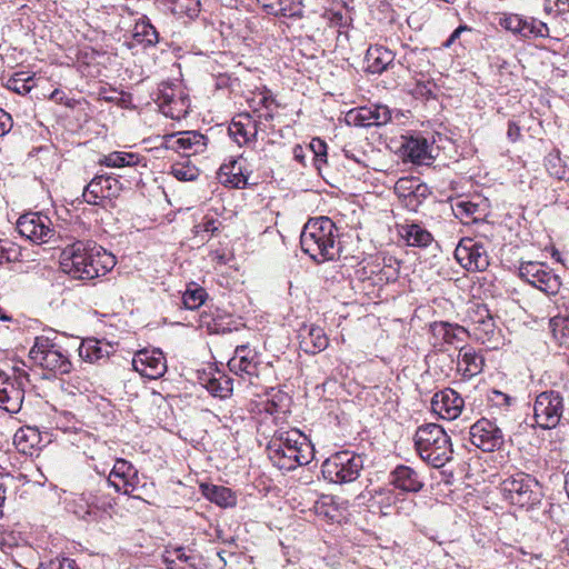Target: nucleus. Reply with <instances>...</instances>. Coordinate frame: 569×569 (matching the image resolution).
Masks as SVG:
<instances>
[{
  "instance_id": "nucleus-18",
  "label": "nucleus",
  "mask_w": 569,
  "mask_h": 569,
  "mask_svg": "<svg viewBox=\"0 0 569 569\" xmlns=\"http://www.w3.org/2000/svg\"><path fill=\"white\" fill-rule=\"evenodd\" d=\"M465 401L453 389L436 392L431 399V409L440 418L453 420L461 415Z\"/></svg>"
},
{
  "instance_id": "nucleus-24",
  "label": "nucleus",
  "mask_w": 569,
  "mask_h": 569,
  "mask_svg": "<svg viewBox=\"0 0 569 569\" xmlns=\"http://www.w3.org/2000/svg\"><path fill=\"white\" fill-rule=\"evenodd\" d=\"M89 253H90V268H88L84 278L96 279L107 274L116 266V257L98 246L96 242L90 241Z\"/></svg>"
},
{
  "instance_id": "nucleus-11",
  "label": "nucleus",
  "mask_w": 569,
  "mask_h": 569,
  "mask_svg": "<svg viewBox=\"0 0 569 569\" xmlns=\"http://www.w3.org/2000/svg\"><path fill=\"white\" fill-rule=\"evenodd\" d=\"M19 233L36 243H47L56 234L52 221L40 212H28L17 221Z\"/></svg>"
},
{
  "instance_id": "nucleus-49",
  "label": "nucleus",
  "mask_w": 569,
  "mask_h": 569,
  "mask_svg": "<svg viewBox=\"0 0 569 569\" xmlns=\"http://www.w3.org/2000/svg\"><path fill=\"white\" fill-rule=\"evenodd\" d=\"M545 166L550 176L562 180L566 178V167L562 163L559 151L550 152L545 158Z\"/></svg>"
},
{
  "instance_id": "nucleus-29",
  "label": "nucleus",
  "mask_w": 569,
  "mask_h": 569,
  "mask_svg": "<svg viewBox=\"0 0 569 569\" xmlns=\"http://www.w3.org/2000/svg\"><path fill=\"white\" fill-rule=\"evenodd\" d=\"M395 57L396 54L383 46H370L366 53L368 70L371 73H382L393 62Z\"/></svg>"
},
{
  "instance_id": "nucleus-5",
  "label": "nucleus",
  "mask_w": 569,
  "mask_h": 569,
  "mask_svg": "<svg viewBox=\"0 0 569 569\" xmlns=\"http://www.w3.org/2000/svg\"><path fill=\"white\" fill-rule=\"evenodd\" d=\"M29 356L36 365L54 373L66 375L72 369L69 355L53 339L47 336L34 338Z\"/></svg>"
},
{
  "instance_id": "nucleus-48",
  "label": "nucleus",
  "mask_w": 569,
  "mask_h": 569,
  "mask_svg": "<svg viewBox=\"0 0 569 569\" xmlns=\"http://www.w3.org/2000/svg\"><path fill=\"white\" fill-rule=\"evenodd\" d=\"M91 505L88 499V493L83 492L81 493L72 505V511L73 513L81 520H84L87 522H94V512L91 510Z\"/></svg>"
},
{
  "instance_id": "nucleus-50",
  "label": "nucleus",
  "mask_w": 569,
  "mask_h": 569,
  "mask_svg": "<svg viewBox=\"0 0 569 569\" xmlns=\"http://www.w3.org/2000/svg\"><path fill=\"white\" fill-rule=\"evenodd\" d=\"M26 73H17L13 78L9 79L8 88L19 94L29 93L34 83L33 78L31 76L24 77Z\"/></svg>"
},
{
  "instance_id": "nucleus-53",
  "label": "nucleus",
  "mask_w": 569,
  "mask_h": 569,
  "mask_svg": "<svg viewBox=\"0 0 569 569\" xmlns=\"http://www.w3.org/2000/svg\"><path fill=\"white\" fill-rule=\"evenodd\" d=\"M556 303L559 312L550 320L553 331H556V327L560 323H569V299L560 297Z\"/></svg>"
},
{
  "instance_id": "nucleus-32",
  "label": "nucleus",
  "mask_w": 569,
  "mask_h": 569,
  "mask_svg": "<svg viewBox=\"0 0 569 569\" xmlns=\"http://www.w3.org/2000/svg\"><path fill=\"white\" fill-rule=\"evenodd\" d=\"M458 366L465 377L472 378L482 371L485 359L472 347H462L459 351Z\"/></svg>"
},
{
  "instance_id": "nucleus-28",
  "label": "nucleus",
  "mask_w": 569,
  "mask_h": 569,
  "mask_svg": "<svg viewBox=\"0 0 569 569\" xmlns=\"http://www.w3.org/2000/svg\"><path fill=\"white\" fill-rule=\"evenodd\" d=\"M402 153L405 159H408L412 163L419 166H429L433 160L430 146L425 138H409L402 144Z\"/></svg>"
},
{
  "instance_id": "nucleus-22",
  "label": "nucleus",
  "mask_w": 569,
  "mask_h": 569,
  "mask_svg": "<svg viewBox=\"0 0 569 569\" xmlns=\"http://www.w3.org/2000/svg\"><path fill=\"white\" fill-rule=\"evenodd\" d=\"M228 367L236 375L258 377V353L247 345L238 346L234 356L228 362Z\"/></svg>"
},
{
  "instance_id": "nucleus-14",
  "label": "nucleus",
  "mask_w": 569,
  "mask_h": 569,
  "mask_svg": "<svg viewBox=\"0 0 569 569\" xmlns=\"http://www.w3.org/2000/svg\"><path fill=\"white\" fill-rule=\"evenodd\" d=\"M208 138L199 131H183L164 134L162 147L184 157L201 153L206 150Z\"/></svg>"
},
{
  "instance_id": "nucleus-46",
  "label": "nucleus",
  "mask_w": 569,
  "mask_h": 569,
  "mask_svg": "<svg viewBox=\"0 0 569 569\" xmlns=\"http://www.w3.org/2000/svg\"><path fill=\"white\" fill-rule=\"evenodd\" d=\"M170 172L179 181H194L200 174L199 169L189 161L173 163Z\"/></svg>"
},
{
  "instance_id": "nucleus-8",
  "label": "nucleus",
  "mask_w": 569,
  "mask_h": 569,
  "mask_svg": "<svg viewBox=\"0 0 569 569\" xmlns=\"http://www.w3.org/2000/svg\"><path fill=\"white\" fill-rule=\"evenodd\" d=\"M519 277L547 295H557L561 281L546 264L536 261L521 262Z\"/></svg>"
},
{
  "instance_id": "nucleus-60",
  "label": "nucleus",
  "mask_w": 569,
  "mask_h": 569,
  "mask_svg": "<svg viewBox=\"0 0 569 569\" xmlns=\"http://www.w3.org/2000/svg\"><path fill=\"white\" fill-rule=\"evenodd\" d=\"M39 569H74V561L63 559L62 561H51L47 566H41Z\"/></svg>"
},
{
  "instance_id": "nucleus-43",
  "label": "nucleus",
  "mask_w": 569,
  "mask_h": 569,
  "mask_svg": "<svg viewBox=\"0 0 569 569\" xmlns=\"http://www.w3.org/2000/svg\"><path fill=\"white\" fill-rule=\"evenodd\" d=\"M88 499L91 505V511L94 512V522L102 520L107 515H109V510L113 506V500L104 495L87 492Z\"/></svg>"
},
{
  "instance_id": "nucleus-61",
  "label": "nucleus",
  "mask_w": 569,
  "mask_h": 569,
  "mask_svg": "<svg viewBox=\"0 0 569 569\" xmlns=\"http://www.w3.org/2000/svg\"><path fill=\"white\" fill-rule=\"evenodd\" d=\"M260 100L259 104L269 109L271 104H277L274 97L272 96L271 91L267 88L263 89V91L260 92Z\"/></svg>"
},
{
  "instance_id": "nucleus-55",
  "label": "nucleus",
  "mask_w": 569,
  "mask_h": 569,
  "mask_svg": "<svg viewBox=\"0 0 569 569\" xmlns=\"http://www.w3.org/2000/svg\"><path fill=\"white\" fill-rule=\"evenodd\" d=\"M199 326L206 328L209 333H218L220 331V325L207 311L201 312Z\"/></svg>"
},
{
  "instance_id": "nucleus-52",
  "label": "nucleus",
  "mask_w": 569,
  "mask_h": 569,
  "mask_svg": "<svg viewBox=\"0 0 569 569\" xmlns=\"http://www.w3.org/2000/svg\"><path fill=\"white\" fill-rule=\"evenodd\" d=\"M335 498L332 496H323L319 501L315 505L316 513L319 516H323L329 520L337 519V509L333 508Z\"/></svg>"
},
{
  "instance_id": "nucleus-42",
  "label": "nucleus",
  "mask_w": 569,
  "mask_h": 569,
  "mask_svg": "<svg viewBox=\"0 0 569 569\" xmlns=\"http://www.w3.org/2000/svg\"><path fill=\"white\" fill-rule=\"evenodd\" d=\"M207 389L214 397H219L221 399L228 398L233 390V380L232 378L226 375H219L218 377H213L209 379Z\"/></svg>"
},
{
  "instance_id": "nucleus-36",
  "label": "nucleus",
  "mask_w": 569,
  "mask_h": 569,
  "mask_svg": "<svg viewBox=\"0 0 569 569\" xmlns=\"http://www.w3.org/2000/svg\"><path fill=\"white\" fill-rule=\"evenodd\" d=\"M329 340L322 328L311 326L306 336H302L300 346L307 353L316 355L328 347Z\"/></svg>"
},
{
  "instance_id": "nucleus-2",
  "label": "nucleus",
  "mask_w": 569,
  "mask_h": 569,
  "mask_svg": "<svg viewBox=\"0 0 569 569\" xmlns=\"http://www.w3.org/2000/svg\"><path fill=\"white\" fill-rule=\"evenodd\" d=\"M413 440L419 457L433 468H441L452 459L451 439L439 425L418 427Z\"/></svg>"
},
{
  "instance_id": "nucleus-58",
  "label": "nucleus",
  "mask_w": 569,
  "mask_h": 569,
  "mask_svg": "<svg viewBox=\"0 0 569 569\" xmlns=\"http://www.w3.org/2000/svg\"><path fill=\"white\" fill-rule=\"evenodd\" d=\"M12 129V118L4 110L0 109V137L6 136Z\"/></svg>"
},
{
  "instance_id": "nucleus-3",
  "label": "nucleus",
  "mask_w": 569,
  "mask_h": 569,
  "mask_svg": "<svg viewBox=\"0 0 569 569\" xmlns=\"http://www.w3.org/2000/svg\"><path fill=\"white\" fill-rule=\"evenodd\" d=\"M503 498L513 506L533 509L543 498L541 483L531 475L517 472L500 483Z\"/></svg>"
},
{
  "instance_id": "nucleus-26",
  "label": "nucleus",
  "mask_w": 569,
  "mask_h": 569,
  "mask_svg": "<svg viewBox=\"0 0 569 569\" xmlns=\"http://www.w3.org/2000/svg\"><path fill=\"white\" fill-rule=\"evenodd\" d=\"M390 483L403 492H419L425 483L421 476L411 467L399 465L390 472Z\"/></svg>"
},
{
  "instance_id": "nucleus-16",
  "label": "nucleus",
  "mask_w": 569,
  "mask_h": 569,
  "mask_svg": "<svg viewBox=\"0 0 569 569\" xmlns=\"http://www.w3.org/2000/svg\"><path fill=\"white\" fill-rule=\"evenodd\" d=\"M132 367L142 377L158 379L167 371V360L160 349H143L133 356Z\"/></svg>"
},
{
  "instance_id": "nucleus-51",
  "label": "nucleus",
  "mask_w": 569,
  "mask_h": 569,
  "mask_svg": "<svg viewBox=\"0 0 569 569\" xmlns=\"http://www.w3.org/2000/svg\"><path fill=\"white\" fill-rule=\"evenodd\" d=\"M313 154V163L318 171H321L322 164L327 163V144L320 138H313L309 144Z\"/></svg>"
},
{
  "instance_id": "nucleus-10",
  "label": "nucleus",
  "mask_w": 569,
  "mask_h": 569,
  "mask_svg": "<svg viewBox=\"0 0 569 569\" xmlns=\"http://www.w3.org/2000/svg\"><path fill=\"white\" fill-rule=\"evenodd\" d=\"M90 241H76L67 246L60 254V266L63 272L74 279L88 280L84 278L90 268Z\"/></svg>"
},
{
  "instance_id": "nucleus-59",
  "label": "nucleus",
  "mask_w": 569,
  "mask_h": 569,
  "mask_svg": "<svg viewBox=\"0 0 569 569\" xmlns=\"http://www.w3.org/2000/svg\"><path fill=\"white\" fill-rule=\"evenodd\" d=\"M552 6L556 7L558 13H563L569 10V0H546L545 10H552Z\"/></svg>"
},
{
  "instance_id": "nucleus-54",
  "label": "nucleus",
  "mask_w": 569,
  "mask_h": 569,
  "mask_svg": "<svg viewBox=\"0 0 569 569\" xmlns=\"http://www.w3.org/2000/svg\"><path fill=\"white\" fill-rule=\"evenodd\" d=\"M56 427L63 431H68L70 429H76L77 419L74 415L68 411H62L57 413L54 417Z\"/></svg>"
},
{
  "instance_id": "nucleus-1",
  "label": "nucleus",
  "mask_w": 569,
  "mask_h": 569,
  "mask_svg": "<svg viewBox=\"0 0 569 569\" xmlns=\"http://www.w3.org/2000/svg\"><path fill=\"white\" fill-rule=\"evenodd\" d=\"M337 237L338 229L330 218L310 219L300 234L301 249L318 263L335 260L340 252Z\"/></svg>"
},
{
  "instance_id": "nucleus-9",
  "label": "nucleus",
  "mask_w": 569,
  "mask_h": 569,
  "mask_svg": "<svg viewBox=\"0 0 569 569\" xmlns=\"http://www.w3.org/2000/svg\"><path fill=\"white\" fill-rule=\"evenodd\" d=\"M469 440L483 452H493L505 445V435L496 421L481 418L471 425Z\"/></svg>"
},
{
  "instance_id": "nucleus-37",
  "label": "nucleus",
  "mask_w": 569,
  "mask_h": 569,
  "mask_svg": "<svg viewBox=\"0 0 569 569\" xmlns=\"http://www.w3.org/2000/svg\"><path fill=\"white\" fill-rule=\"evenodd\" d=\"M400 234L409 246L413 247H427L433 239L427 229L416 223L402 226Z\"/></svg>"
},
{
  "instance_id": "nucleus-38",
  "label": "nucleus",
  "mask_w": 569,
  "mask_h": 569,
  "mask_svg": "<svg viewBox=\"0 0 569 569\" xmlns=\"http://www.w3.org/2000/svg\"><path fill=\"white\" fill-rule=\"evenodd\" d=\"M202 492L208 500L223 508L232 507L237 501L231 489L223 486L206 485Z\"/></svg>"
},
{
  "instance_id": "nucleus-20",
  "label": "nucleus",
  "mask_w": 569,
  "mask_h": 569,
  "mask_svg": "<svg viewBox=\"0 0 569 569\" xmlns=\"http://www.w3.org/2000/svg\"><path fill=\"white\" fill-rule=\"evenodd\" d=\"M451 208L456 218L471 219L473 222L482 221L489 212L488 200L479 196L459 198L451 204Z\"/></svg>"
},
{
  "instance_id": "nucleus-25",
  "label": "nucleus",
  "mask_w": 569,
  "mask_h": 569,
  "mask_svg": "<svg viewBox=\"0 0 569 569\" xmlns=\"http://www.w3.org/2000/svg\"><path fill=\"white\" fill-rule=\"evenodd\" d=\"M229 134L239 147L254 142L258 134V123L249 113H239L228 128Z\"/></svg>"
},
{
  "instance_id": "nucleus-40",
  "label": "nucleus",
  "mask_w": 569,
  "mask_h": 569,
  "mask_svg": "<svg viewBox=\"0 0 569 569\" xmlns=\"http://www.w3.org/2000/svg\"><path fill=\"white\" fill-rule=\"evenodd\" d=\"M271 440H277V445H279L281 449H298L299 447H305V445L311 446L307 437L298 429L277 431Z\"/></svg>"
},
{
  "instance_id": "nucleus-21",
  "label": "nucleus",
  "mask_w": 569,
  "mask_h": 569,
  "mask_svg": "<svg viewBox=\"0 0 569 569\" xmlns=\"http://www.w3.org/2000/svg\"><path fill=\"white\" fill-rule=\"evenodd\" d=\"M157 102L160 111L168 118L180 120L189 112V100L186 97L177 96L172 88H164L160 91Z\"/></svg>"
},
{
  "instance_id": "nucleus-4",
  "label": "nucleus",
  "mask_w": 569,
  "mask_h": 569,
  "mask_svg": "<svg viewBox=\"0 0 569 569\" xmlns=\"http://www.w3.org/2000/svg\"><path fill=\"white\" fill-rule=\"evenodd\" d=\"M363 469V458L349 450L331 455L321 466V472L326 480L337 485L356 481Z\"/></svg>"
},
{
  "instance_id": "nucleus-62",
  "label": "nucleus",
  "mask_w": 569,
  "mask_h": 569,
  "mask_svg": "<svg viewBox=\"0 0 569 569\" xmlns=\"http://www.w3.org/2000/svg\"><path fill=\"white\" fill-rule=\"evenodd\" d=\"M507 136L512 142L517 141L521 137L520 127L516 122L510 121Z\"/></svg>"
},
{
  "instance_id": "nucleus-30",
  "label": "nucleus",
  "mask_w": 569,
  "mask_h": 569,
  "mask_svg": "<svg viewBox=\"0 0 569 569\" xmlns=\"http://www.w3.org/2000/svg\"><path fill=\"white\" fill-rule=\"evenodd\" d=\"M273 16L300 18L303 13L302 0H258Z\"/></svg>"
},
{
  "instance_id": "nucleus-45",
  "label": "nucleus",
  "mask_w": 569,
  "mask_h": 569,
  "mask_svg": "<svg viewBox=\"0 0 569 569\" xmlns=\"http://www.w3.org/2000/svg\"><path fill=\"white\" fill-rule=\"evenodd\" d=\"M372 497L383 515H389L391 512V508L399 500L398 493L390 488H379L375 490Z\"/></svg>"
},
{
  "instance_id": "nucleus-15",
  "label": "nucleus",
  "mask_w": 569,
  "mask_h": 569,
  "mask_svg": "<svg viewBox=\"0 0 569 569\" xmlns=\"http://www.w3.org/2000/svg\"><path fill=\"white\" fill-rule=\"evenodd\" d=\"M122 190L121 182L110 174H97L86 186L82 197L89 204L98 206L106 199L117 198Z\"/></svg>"
},
{
  "instance_id": "nucleus-41",
  "label": "nucleus",
  "mask_w": 569,
  "mask_h": 569,
  "mask_svg": "<svg viewBox=\"0 0 569 569\" xmlns=\"http://www.w3.org/2000/svg\"><path fill=\"white\" fill-rule=\"evenodd\" d=\"M79 356L89 362H96L108 357L109 351L97 340H84L79 346Z\"/></svg>"
},
{
  "instance_id": "nucleus-27",
  "label": "nucleus",
  "mask_w": 569,
  "mask_h": 569,
  "mask_svg": "<svg viewBox=\"0 0 569 569\" xmlns=\"http://www.w3.org/2000/svg\"><path fill=\"white\" fill-rule=\"evenodd\" d=\"M473 321V336L482 343L491 342L496 333V322L485 305H478Z\"/></svg>"
},
{
  "instance_id": "nucleus-6",
  "label": "nucleus",
  "mask_w": 569,
  "mask_h": 569,
  "mask_svg": "<svg viewBox=\"0 0 569 569\" xmlns=\"http://www.w3.org/2000/svg\"><path fill=\"white\" fill-rule=\"evenodd\" d=\"M565 412V399L558 390H546L536 396L533 403V419L543 430L559 426Z\"/></svg>"
},
{
  "instance_id": "nucleus-64",
  "label": "nucleus",
  "mask_w": 569,
  "mask_h": 569,
  "mask_svg": "<svg viewBox=\"0 0 569 569\" xmlns=\"http://www.w3.org/2000/svg\"><path fill=\"white\" fill-rule=\"evenodd\" d=\"M492 395H493V397H491V400H495L498 403L506 405V406L510 405L511 398L508 395H506L501 391H498V390H493Z\"/></svg>"
},
{
  "instance_id": "nucleus-12",
  "label": "nucleus",
  "mask_w": 569,
  "mask_h": 569,
  "mask_svg": "<svg viewBox=\"0 0 569 569\" xmlns=\"http://www.w3.org/2000/svg\"><path fill=\"white\" fill-rule=\"evenodd\" d=\"M268 457L272 463L286 471L295 470L299 466L308 465L312 457V447L305 445L298 449H281L277 440H270L267 447Z\"/></svg>"
},
{
  "instance_id": "nucleus-56",
  "label": "nucleus",
  "mask_w": 569,
  "mask_h": 569,
  "mask_svg": "<svg viewBox=\"0 0 569 569\" xmlns=\"http://www.w3.org/2000/svg\"><path fill=\"white\" fill-rule=\"evenodd\" d=\"M16 258L17 250L13 248V244L8 241L0 240V264L16 260Z\"/></svg>"
},
{
  "instance_id": "nucleus-13",
  "label": "nucleus",
  "mask_w": 569,
  "mask_h": 569,
  "mask_svg": "<svg viewBox=\"0 0 569 569\" xmlns=\"http://www.w3.org/2000/svg\"><path fill=\"white\" fill-rule=\"evenodd\" d=\"M455 258L467 271H485L489 267V256L481 242L471 238L460 240L455 250Z\"/></svg>"
},
{
  "instance_id": "nucleus-31",
  "label": "nucleus",
  "mask_w": 569,
  "mask_h": 569,
  "mask_svg": "<svg viewBox=\"0 0 569 569\" xmlns=\"http://www.w3.org/2000/svg\"><path fill=\"white\" fill-rule=\"evenodd\" d=\"M24 391L16 379L6 383L0 390V408L10 413H17L22 406Z\"/></svg>"
},
{
  "instance_id": "nucleus-63",
  "label": "nucleus",
  "mask_w": 569,
  "mask_h": 569,
  "mask_svg": "<svg viewBox=\"0 0 569 569\" xmlns=\"http://www.w3.org/2000/svg\"><path fill=\"white\" fill-rule=\"evenodd\" d=\"M428 191L427 186L425 184H418L415 190L410 191L408 194L409 202L411 203L413 200H417L418 197H426V193Z\"/></svg>"
},
{
  "instance_id": "nucleus-57",
  "label": "nucleus",
  "mask_w": 569,
  "mask_h": 569,
  "mask_svg": "<svg viewBox=\"0 0 569 569\" xmlns=\"http://www.w3.org/2000/svg\"><path fill=\"white\" fill-rule=\"evenodd\" d=\"M168 555H172L180 562H184L191 569H197L196 558L193 556H189L186 553V549L183 547H178L173 549V551H167Z\"/></svg>"
},
{
  "instance_id": "nucleus-39",
  "label": "nucleus",
  "mask_w": 569,
  "mask_h": 569,
  "mask_svg": "<svg viewBox=\"0 0 569 569\" xmlns=\"http://www.w3.org/2000/svg\"><path fill=\"white\" fill-rule=\"evenodd\" d=\"M140 162V156L133 152L113 151L99 159V164L110 168L134 167Z\"/></svg>"
},
{
  "instance_id": "nucleus-7",
  "label": "nucleus",
  "mask_w": 569,
  "mask_h": 569,
  "mask_svg": "<svg viewBox=\"0 0 569 569\" xmlns=\"http://www.w3.org/2000/svg\"><path fill=\"white\" fill-rule=\"evenodd\" d=\"M498 24L519 39L546 38L549 36L547 23L533 18L512 12H503L498 17Z\"/></svg>"
},
{
  "instance_id": "nucleus-35",
  "label": "nucleus",
  "mask_w": 569,
  "mask_h": 569,
  "mask_svg": "<svg viewBox=\"0 0 569 569\" xmlns=\"http://www.w3.org/2000/svg\"><path fill=\"white\" fill-rule=\"evenodd\" d=\"M133 38L144 48L154 47L159 42V32L146 16L139 18L133 27Z\"/></svg>"
},
{
  "instance_id": "nucleus-34",
  "label": "nucleus",
  "mask_w": 569,
  "mask_h": 569,
  "mask_svg": "<svg viewBox=\"0 0 569 569\" xmlns=\"http://www.w3.org/2000/svg\"><path fill=\"white\" fill-rule=\"evenodd\" d=\"M160 6L173 16L194 19L200 12V0H157Z\"/></svg>"
},
{
  "instance_id": "nucleus-47",
  "label": "nucleus",
  "mask_w": 569,
  "mask_h": 569,
  "mask_svg": "<svg viewBox=\"0 0 569 569\" xmlns=\"http://www.w3.org/2000/svg\"><path fill=\"white\" fill-rule=\"evenodd\" d=\"M220 226L221 221L216 219L213 216L206 214L202 218V221L193 227V232L202 239H209L219 230Z\"/></svg>"
},
{
  "instance_id": "nucleus-17",
  "label": "nucleus",
  "mask_w": 569,
  "mask_h": 569,
  "mask_svg": "<svg viewBox=\"0 0 569 569\" xmlns=\"http://www.w3.org/2000/svg\"><path fill=\"white\" fill-rule=\"evenodd\" d=\"M390 119V109L382 104L355 108L346 116L347 122L356 127H378L386 124Z\"/></svg>"
},
{
  "instance_id": "nucleus-33",
  "label": "nucleus",
  "mask_w": 569,
  "mask_h": 569,
  "mask_svg": "<svg viewBox=\"0 0 569 569\" xmlns=\"http://www.w3.org/2000/svg\"><path fill=\"white\" fill-rule=\"evenodd\" d=\"M218 174L222 183L226 186L242 189L248 184V177L242 173L241 166L237 160H230L229 162L221 164Z\"/></svg>"
},
{
  "instance_id": "nucleus-19",
  "label": "nucleus",
  "mask_w": 569,
  "mask_h": 569,
  "mask_svg": "<svg viewBox=\"0 0 569 569\" xmlns=\"http://www.w3.org/2000/svg\"><path fill=\"white\" fill-rule=\"evenodd\" d=\"M137 469L124 459H117L107 479V485L113 487L117 492L130 495L133 492Z\"/></svg>"
},
{
  "instance_id": "nucleus-44",
  "label": "nucleus",
  "mask_w": 569,
  "mask_h": 569,
  "mask_svg": "<svg viewBox=\"0 0 569 569\" xmlns=\"http://www.w3.org/2000/svg\"><path fill=\"white\" fill-rule=\"evenodd\" d=\"M207 297L208 293L202 287L191 283L183 292L182 303L187 309L194 310L204 303Z\"/></svg>"
},
{
  "instance_id": "nucleus-23",
  "label": "nucleus",
  "mask_w": 569,
  "mask_h": 569,
  "mask_svg": "<svg viewBox=\"0 0 569 569\" xmlns=\"http://www.w3.org/2000/svg\"><path fill=\"white\" fill-rule=\"evenodd\" d=\"M429 332L435 339V346L438 345H456L463 342L469 336V331L458 325L448 321H433L429 325Z\"/></svg>"
}]
</instances>
